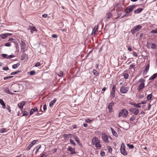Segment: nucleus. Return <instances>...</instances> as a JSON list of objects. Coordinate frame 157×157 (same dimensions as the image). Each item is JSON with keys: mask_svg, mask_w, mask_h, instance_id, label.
I'll return each mask as SVG.
<instances>
[{"mask_svg": "<svg viewBox=\"0 0 157 157\" xmlns=\"http://www.w3.org/2000/svg\"><path fill=\"white\" fill-rule=\"evenodd\" d=\"M141 4L139 5H131L127 7L124 11L126 13L128 14L130 13V12L133 11V9L136 6H140Z\"/></svg>", "mask_w": 157, "mask_h": 157, "instance_id": "f257e3e1", "label": "nucleus"}, {"mask_svg": "<svg viewBox=\"0 0 157 157\" xmlns=\"http://www.w3.org/2000/svg\"><path fill=\"white\" fill-rule=\"evenodd\" d=\"M142 28V26L140 25H138L134 26L131 30V32L132 35H134L139 30Z\"/></svg>", "mask_w": 157, "mask_h": 157, "instance_id": "f03ea898", "label": "nucleus"}, {"mask_svg": "<svg viewBox=\"0 0 157 157\" xmlns=\"http://www.w3.org/2000/svg\"><path fill=\"white\" fill-rule=\"evenodd\" d=\"M128 114V112L125 109H123L119 113L118 115V117H120L122 116L123 117H126Z\"/></svg>", "mask_w": 157, "mask_h": 157, "instance_id": "7ed1b4c3", "label": "nucleus"}, {"mask_svg": "<svg viewBox=\"0 0 157 157\" xmlns=\"http://www.w3.org/2000/svg\"><path fill=\"white\" fill-rule=\"evenodd\" d=\"M120 151L121 153L124 155H127V153L126 150L125 149V145L123 143L121 144Z\"/></svg>", "mask_w": 157, "mask_h": 157, "instance_id": "20e7f679", "label": "nucleus"}, {"mask_svg": "<svg viewBox=\"0 0 157 157\" xmlns=\"http://www.w3.org/2000/svg\"><path fill=\"white\" fill-rule=\"evenodd\" d=\"M129 111L132 114L135 115H137L139 113V110L138 109L135 108H131L129 109Z\"/></svg>", "mask_w": 157, "mask_h": 157, "instance_id": "39448f33", "label": "nucleus"}, {"mask_svg": "<svg viewBox=\"0 0 157 157\" xmlns=\"http://www.w3.org/2000/svg\"><path fill=\"white\" fill-rule=\"evenodd\" d=\"M121 6V3H117L116 5V6L117 7V9H116V10L117 11L118 14L121 16L122 13V10H121L119 8V6Z\"/></svg>", "mask_w": 157, "mask_h": 157, "instance_id": "423d86ee", "label": "nucleus"}, {"mask_svg": "<svg viewBox=\"0 0 157 157\" xmlns=\"http://www.w3.org/2000/svg\"><path fill=\"white\" fill-rule=\"evenodd\" d=\"M129 87L122 86L120 89V91L122 93H126L128 91Z\"/></svg>", "mask_w": 157, "mask_h": 157, "instance_id": "0eeeda50", "label": "nucleus"}, {"mask_svg": "<svg viewBox=\"0 0 157 157\" xmlns=\"http://www.w3.org/2000/svg\"><path fill=\"white\" fill-rule=\"evenodd\" d=\"M102 138L103 140L106 143L108 142V137L106 134L104 133H102Z\"/></svg>", "mask_w": 157, "mask_h": 157, "instance_id": "6e6552de", "label": "nucleus"}, {"mask_svg": "<svg viewBox=\"0 0 157 157\" xmlns=\"http://www.w3.org/2000/svg\"><path fill=\"white\" fill-rule=\"evenodd\" d=\"M98 142H100L98 138L96 137H94L92 140V143L93 145H95Z\"/></svg>", "mask_w": 157, "mask_h": 157, "instance_id": "1a4fd4ad", "label": "nucleus"}, {"mask_svg": "<svg viewBox=\"0 0 157 157\" xmlns=\"http://www.w3.org/2000/svg\"><path fill=\"white\" fill-rule=\"evenodd\" d=\"M68 151L71 152V154H75L76 152L75 151V148H73L69 146L67 148Z\"/></svg>", "mask_w": 157, "mask_h": 157, "instance_id": "9d476101", "label": "nucleus"}, {"mask_svg": "<svg viewBox=\"0 0 157 157\" xmlns=\"http://www.w3.org/2000/svg\"><path fill=\"white\" fill-rule=\"evenodd\" d=\"M25 105V101H22L21 102L18 104V106L19 108L21 110V112H22V109H23V106Z\"/></svg>", "mask_w": 157, "mask_h": 157, "instance_id": "9b49d317", "label": "nucleus"}, {"mask_svg": "<svg viewBox=\"0 0 157 157\" xmlns=\"http://www.w3.org/2000/svg\"><path fill=\"white\" fill-rule=\"evenodd\" d=\"M114 103L113 102H110L108 106V109L109 110V112L111 113L112 111V106L114 105Z\"/></svg>", "mask_w": 157, "mask_h": 157, "instance_id": "f8f14e48", "label": "nucleus"}, {"mask_svg": "<svg viewBox=\"0 0 157 157\" xmlns=\"http://www.w3.org/2000/svg\"><path fill=\"white\" fill-rule=\"evenodd\" d=\"M150 67V64L149 63H147L145 69L143 71V75H145L147 74L149 69Z\"/></svg>", "mask_w": 157, "mask_h": 157, "instance_id": "ddd939ff", "label": "nucleus"}, {"mask_svg": "<svg viewBox=\"0 0 157 157\" xmlns=\"http://www.w3.org/2000/svg\"><path fill=\"white\" fill-rule=\"evenodd\" d=\"M21 50H22V52H25V50H24V49L26 47V45L25 43L23 42L22 40L21 41Z\"/></svg>", "mask_w": 157, "mask_h": 157, "instance_id": "4468645a", "label": "nucleus"}, {"mask_svg": "<svg viewBox=\"0 0 157 157\" xmlns=\"http://www.w3.org/2000/svg\"><path fill=\"white\" fill-rule=\"evenodd\" d=\"M38 109L37 107H35L34 108L32 109L30 111V114L29 117L32 115L33 114L34 112L38 111Z\"/></svg>", "mask_w": 157, "mask_h": 157, "instance_id": "2eb2a0df", "label": "nucleus"}, {"mask_svg": "<svg viewBox=\"0 0 157 157\" xmlns=\"http://www.w3.org/2000/svg\"><path fill=\"white\" fill-rule=\"evenodd\" d=\"M144 83L143 82L139 84L138 87L137 88L138 91H140L141 89H143L144 87Z\"/></svg>", "mask_w": 157, "mask_h": 157, "instance_id": "dca6fc26", "label": "nucleus"}, {"mask_svg": "<svg viewBox=\"0 0 157 157\" xmlns=\"http://www.w3.org/2000/svg\"><path fill=\"white\" fill-rule=\"evenodd\" d=\"M129 104L138 108H140L141 107V106L140 105V103H138L136 104V103L130 102H129Z\"/></svg>", "mask_w": 157, "mask_h": 157, "instance_id": "f3484780", "label": "nucleus"}, {"mask_svg": "<svg viewBox=\"0 0 157 157\" xmlns=\"http://www.w3.org/2000/svg\"><path fill=\"white\" fill-rule=\"evenodd\" d=\"M110 129L113 135L115 136L116 137H117L118 136V134L117 132L115 131L114 129L111 127L110 128Z\"/></svg>", "mask_w": 157, "mask_h": 157, "instance_id": "a211bd4d", "label": "nucleus"}, {"mask_svg": "<svg viewBox=\"0 0 157 157\" xmlns=\"http://www.w3.org/2000/svg\"><path fill=\"white\" fill-rule=\"evenodd\" d=\"M56 101V98H54V99L52 101H51L49 104V106L50 107H52L54 104L55 103Z\"/></svg>", "mask_w": 157, "mask_h": 157, "instance_id": "6ab92c4d", "label": "nucleus"}, {"mask_svg": "<svg viewBox=\"0 0 157 157\" xmlns=\"http://www.w3.org/2000/svg\"><path fill=\"white\" fill-rule=\"evenodd\" d=\"M143 10V9L142 8H139L137 9V10H135L134 11V13H140Z\"/></svg>", "mask_w": 157, "mask_h": 157, "instance_id": "aec40b11", "label": "nucleus"}, {"mask_svg": "<svg viewBox=\"0 0 157 157\" xmlns=\"http://www.w3.org/2000/svg\"><path fill=\"white\" fill-rule=\"evenodd\" d=\"M157 77V73L154 74L149 79L150 80H153Z\"/></svg>", "mask_w": 157, "mask_h": 157, "instance_id": "412c9836", "label": "nucleus"}, {"mask_svg": "<svg viewBox=\"0 0 157 157\" xmlns=\"http://www.w3.org/2000/svg\"><path fill=\"white\" fill-rule=\"evenodd\" d=\"M30 29L31 30V32H32V33H33V31H36V32L37 31V30L36 29L35 27H34L33 25L30 26Z\"/></svg>", "mask_w": 157, "mask_h": 157, "instance_id": "4be33fe9", "label": "nucleus"}, {"mask_svg": "<svg viewBox=\"0 0 157 157\" xmlns=\"http://www.w3.org/2000/svg\"><path fill=\"white\" fill-rule=\"evenodd\" d=\"M93 73L94 75L96 77H98L99 75V73L98 71H97L95 69H94L93 71Z\"/></svg>", "mask_w": 157, "mask_h": 157, "instance_id": "5701e85b", "label": "nucleus"}, {"mask_svg": "<svg viewBox=\"0 0 157 157\" xmlns=\"http://www.w3.org/2000/svg\"><path fill=\"white\" fill-rule=\"evenodd\" d=\"M0 104H1V105H2V108L3 109L5 108L6 107V106L4 103V102L2 100V99H0Z\"/></svg>", "mask_w": 157, "mask_h": 157, "instance_id": "b1692460", "label": "nucleus"}, {"mask_svg": "<svg viewBox=\"0 0 157 157\" xmlns=\"http://www.w3.org/2000/svg\"><path fill=\"white\" fill-rule=\"evenodd\" d=\"M4 91H5V92H6V93H8V94H13L12 93H11L9 89V88L8 87H6V88H5V90H4Z\"/></svg>", "mask_w": 157, "mask_h": 157, "instance_id": "393cba45", "label": "nucleus"}, {"mask_svg": "<svg viewBox=\"0 0 157 157\" xmlns=\"http://www.w3.org/2000/svg\"><path fill=\"white\" fill-rule=\"evenodd\" d=\"M20 65V63H17V64L13 65L12 66V67L13 69H16Z\"/></svg>", "mask_w": 157, "mask_h": 157, "instance_id": "a878e982", "label": "nucleus"}, {"mask_svg": "<svg viewBox=\"0 0 157 157\" xmlns=\"http://www.w3.org/2000/svg\"><path fill=\"white\" fill-rule=\"evenodd\" d=\"M152 94H148L147 96V99L148 101L150 100L152 98Z\"/></svg>", "mask_w": 157, "mask_h": 157, "instance_id": "bb28decb", "label": "nucleus"}, {"mask_svg": "<svg viewBox=\"0 0 157 157\" xmlns=\"http://www.w3.org/2000/svg\"><path fill=\"white\" fill-rule=\"evenodd\" d=\"M100 142H98L95 145V147H96L97 149H99L101 147V145L100 144Z\"/></svg>", "mask_w": 157, "mask_h": 157, "instance_id": "cd10ccee", "label": "nucleus"}, {"mask_svg": "<svg viewBox=\"0 0 157 157\" xmlns=\"http://www.w3.org/2000/svg\"><path fill=\"white\" fill-rule=\"evenodd\" d=\"M73 138L75 139L77 143L78 144H79L80 142V140L78 137L75 135L73 136Z\"/></svg>", "mask_w": 157, "mask_h": 157, "instance_id": "c85d7f7f", "label": "nucleus"}, {"mask_svg": "<svg viewBox=\"0 0 157 157\" xmlns=\"http://www.w3.org/2000/svg\"><path fill=\"white\" fill-rule=\"evenodd\" d=\"M116 88V86L115 85H113V87L112 89V91L111 92V93H114L115 92V89Z\"/></svg>", "mask_w": 157, "mask_h": 157, "instance_id": "c756f323", "label": "nucleus"}, {"mask_svg": "<svg viewBox=\"0 0 157 157\" xmlns=\"http://www.w3.org/2000/svg\"><path fill=\"white\" fill-rule=\"evenodd\" d=\"M6 33L2 34L0 35V37L2 39H4L7 37Z\"/></svg>", "mask_w": 157, "mask_h": 157, "instance_id": "7c9ffc66", "label": "nucleus"}, {"mask_svg": "<svg viewBox=\"0 0 157 157\" xmlns=\"http://www.w3.org/2000/svg\"><path fill=\"white\" fill-rule=\"evenodd\" d=\"M72 135L71 134H64L63 136L64 138H68L70 136Z\"/></svg>", "mask_w": 157, "mask_h": 157, "instance_id": "2f4dec72", "label": "nucleus"}, {"mask_svg": "<svg viewBox=\"0 0 157 157\" xmlns=\"http://www.w3.org/2000/svg\"><path fill=\"white\" fill-rule=\"evenodd\" d=\"M21 71H16L15 72H12L10 73V75H14L16 74H17L19 73L20 72H21Z\"/></svg>", "mask_w": 157, "mask_h": 157, "instance_id": "473e14b6", "label": "nucleus"}, {"mask_svg": "<svg viewBox=\"0 0 157 157\" xmlns=\"http://www.w3.org/2000/svg\"><path fill=\"white\" fill-rule=\"evenodd\" d=\"M112 16V13L111 12H109L107 14V18L109 19Z\"/></svg>", "mask_w": 157, "mask_h": 157, "instance_id": "72a5a7b5", "label": "nucleus"}, {"mask_svg": "<svg viewBox=\"0 0 157 157\" xmlns=\"http://www.w3.org/2000/svg\"><path fill=\"white\" fill-rule=\"evenodd\" d=\"M37 140H34L32 141L31 143L29 144V145L32 147L34 145L36 142Z\"/></svg>", "mask_w": 157, "mask_h": 157, "instance_id": "f704fd0d", "label": "nucleus"}, {"mask_svg": "<svg viewBox=\"0 0 157 157\" xmlns=\"http://www.w3.org/2000/svg\"><path fill=\"white\" fill-rule=\"evenodd\" d=\"M29 113L26 111H24L23 112V115L21 117L27 116L28 115Z\"/></svg>", "mask_w": 157, "mask_h": 157, "instance_id": "c9c22d12", "label": "nucleus"}, {"mask_svg": "<svg viewBox=\"0 0 157 157\" xmlns=\"http://www.w3.org/2000/svg\"><path fill=\"white\" fill-rule=\"evenodd\" d=\"M7 131L6 128H2L0 129V132L1 133H3L6 132Z\"/></svg>", "mask_w": 157, "mask_h": 157, "instance_id": "e433bc0d", "label": "nucleus"}, {"mask_svg": "<svg viewBox=\"0 0 157 157\" xmlns=\"http://www.w3.org/2000/svg\"><path fill=\"white\" fill-rule=\"evenodd\" d=\"M151 48L153 49H155L156 48V45L155 43H152L151 44Z\"/></svg>", "mask_w": 157, "mask_h": 157, "instance_id": "4c0bfd02", "label": "nucleus"}, {"mask_svg": "<svg viewBox=\"0 0 157 157\" xmlns=\"http://www.w3.org/2000/svg\"><path fill=\"white\" fill-rule=\"evenodd\" d=\"M41 145H38L37 147V148L36 150V151L35 152V153L36 154L37 152L38 151L39 149L41 148Z\"/></svg>", "mask_w": 157, "mask_h": 157, "instance_id": "58836bf2", "label": "nucleus"}, {"mask_svg": "<svg viewBox=\"0 0 157 157\" xmlns=\"http://www.w3.org/2000/svg\"><path fill=\"white\" fill-rule=\"evenodd\" d=\"M16 52H19V44L18 43H16Z\"/></svg>", "mask_w": 157, "mask_h": 157, "instance_id": "ea45409f", "label": "nucleus"}, {"mask_svg": "<svg viewBox=\"0 0 157 157\" xmlns=\"http://www.w3.org/2000/svg\"><path fill=\"white\" fill-rule=\"evenodd\" d=\"M127 146L130 149H132L134 147V145L132 144H127Z\"/></svg>", "mask_w": 157, "mask_h": 157, "instance_id": "a19ab883", "label": "nucleus"}, {"mask_svg": "<svg viewBox=\"0 0 157 157\" xmlns=\"http://www.w3.org/2000/svg\"><path fill=\"white\" fill-rule=\"evenodd\" d=\"M30 75H34L36 74V71H32L29 72Z\"/></svg>", "mask_w": 157, "mask_h": 157, "instance_id": "79ce46f5", "label": "nucleus"}, {"mask_svg": "<svg viewBox=\"0 0 157 157\" xmlns=\"http://www.w3.org/2000/svg\"><path fill=\"white\" fill-rule=\"evenodd\" d=\"M1 56L4 58L8 59V56L7 54H2Z\"/></svg>", "mask_w": 157, "mask_h": 157, "instance_id": "37998d69", "label": "nucleus"}, {"mask_svg": "<svg viewBox=\"0 0 157 157\" xmlns=\"http://www.w3.org/2000/svg\"><path fill=\"white\" fill-rule=\"evenodd\" d=\"M95 27L94 28V29H93L92 32V34H95L96 32L97 31H98V28H97L96 29H95Z\"/></svg>", "mask_w": 157, "mask_h": 157, "instance_id": "c03bdc74", "label": "nucleus"}, {"mask_svg": "<svg viewBox=\"0 0 157 157\" xmlns=\"http://www.w3.org/2000/svg\"><path fill=\"white\" fill-rule=\"evenodd\" d=\"M145 113V112H144V111H142L141 112V113L139 114V115L140 116V117H142L144 116V115Z\"/></svg>", "mask_w": 157, "mask_h": 157, "instance_id": "a18cd8bd", "label": "nucleus"}, {"mask_svg": "<svg viewBox=\"0 0 157 157\" xmlns=\"http://www.w3.org/2000/svg\"><path fill=\"white\" fill-rule=\"evenodd\" d=\"M26 55L25 53L23 54L21 57L20 59L21 60H23L25 58V56Z\"/></svg>", "mask_w": 157, "mask_h": 157, "instance_id": "49530a36", "label": "nucleus"}, {"mask_svg": "<svg viewBox=\"0 0 157 157\" xmlns=\"http://www.w3.org/2000/svg\"><path fill=\"white\" fill-rule=\"evenodd\" d=\"M13 77V76H7L6 77H5L3 78V79L4 80H6L10 78H12Z\"/></svg>", "mask_w": 157, "mask_h": 157, "instance_id": "de8ad7c7", "label": "nucleus"}, {"mask_svg": "<svg viewBox=\"0 0 157 157\" xmlns=\"http://www.w3.org/2000/svg\"><path fill=\"white\" fill-rule=\"evenodd\" d=\"M136 117L135 116L132 115V117L129 119V120L131 121H133L135 119Z\"/></svg>", "mask_w": 157, "mask_h": 157, "instance_id": "09e8293b", "label": "nucleus"}, {"mask_svg": "<svg viewBox=\"0 0 157 157\" xmlns=\"http://www.w3.org/2000/svg\"><path fill=\"white\" fill-rule=\"evenodd\" d=\"M128 74L127 73H124V77L125 79H127L128 78Z\"/></svg>", "mask_w": 157, "mask_h": 157, "instance_id": "8fccbe9b", "label": "nucleus"}, {"mask_svg": "<svg viewBox=\"0 0 157 157\" xmlns=\"http://www.w3.org/2000/svg\"><path fill=\"white\" fill-rule=\"evenodd\" d=\"M4 45L6 47H10L11 46L10 42H7Z\"/></svg>", "mask_w": 157, "mask_h": 157, "instance_id": "3c124183", "label": "nucleus"}, {"mask_svg": "<svg viewBox=\"0 0 157 157\" xmlns=\"http://www.w3.org/2000/svg\"><path fill=\"white\" fill-rule=\"evenodd\" d=\"M151 33H153V34H157V30H156V29L155 30H152L151 32Z\"/></svg>", "mask_w": 157, "mask_h": 157, "instance_id": "603ef678", "label": "nucleus"}, {"mask_svg": "<svg viewBox=\"0 0 157 157\" xmlns=\"http://www.w3.org/2000/svg\"><path fill=\"white\" fill-rule=\"evenodd\" d=\"M70 143L71 144H73L74 146H76L75 143L74 142L73 140L72 139H70Z\"/></svg>", "mask_w": 157, "mask_h": 157, "instance_id": "864d4df0", "label": "nucleus"}, {"mask_svg": "<svg viewBox=\"0 0 157 157\" xmlns=\"http://www.w3.org/2000/svg\"><path fill=\"white\" fill-rule=\"evenodd\" d=\"M58 75L59 77H61L63 75V72L60 71L58 74Z\"/></svg>", "mask_w": 157, "mask_h": 157, "instance_id": "5fc2aeb1", "label": "nucleus"}, {"mask_svg": "<svg viewBox=\"0 0 157 157\" xmlns=\"http://www.w3.org/2000/svg\"><path fill=\"white\" fill-rule=\"evenodd\" d=\"M115 93H111L110 98L111 99H113L115 97Z\"/></svg>", "mask_w": 157, "mask_h": 157, "instance_id": "6e6d98bb", "label": "nucleus"}, {"mask_svg": "<svg viewBox=\"0 0 157 157\" xmlns=\"http://www.w3.org/2000/svg\"><path fill=\"white\" fill-rule=\"evenodd\" d=\"M100 155L101 156H104L105 155V153L103 151H101L100 152Z\"/></svg>", "mask_w": 157, "mask_h": 157, "instance_id": "4d7b16f0", "label": "nucleus"}, {"mask_svg": "<svg viewBox=\"0 0 157 157\" xmlns=\"http://www.w3.org/2000/svg\"><path fill=\"white\" fill-rule=\"evenodd\" d=\"M145 80L143 78H141L140 79L139 81V82H140L141 83L143 82L144 83V82H145Z\"/></svg>", "mask_w": 157, "mask_h": 157, "instance_id": "13d9d810", "label": "nucleus"}, {"mask_svg": "<svg viewBox=\"0 0 157 157\" xmlns=\"http://www.w3.org/2000/svg\"><path fill=\"white\" fill-rule=\"evenodd\" d=\"M41 65L40 62L36 63L35 65L34 66L35 67H38Z\"/></svg>", "mask_w": 157, "mask_h": 157, "instance_id": "bf43d9fd", "label": "nucleus"}, {"mask_svg": "<svg viewBox=\"0 0 157 157\" xmlns=\"http://www.w3.org/2000/svg\"><path fill=\"white\" fill-rule=\"evenodd\" d=\"M6 109L8 110V111L9 112H11V109H10V107L8 105H7Z\"/></svg>", "mask_w": 157, "mask_h": 157, "instance_id": "052dcab7", "label": "nucleus"}, {"mask_svg": "<svg viewBox=\"0 0 157 157\" xmlns=\"http://www.w3.org/2000/svg\"><path fill=\"white\" fill-rule=\"evenodd\" d=\"M52 37L54 38H57L58 36L56 34H53L52 35Z\"/></svg>", "mask_w": 157, "mask_h": 157, "instance_id": "680f3d73", "label": "nucleus"}, {"mask_svg": "<svg viewBox=\"0 0 157 157\" xmlns=\"http://www.w3.org/2000/svg\"><path fill=\"white\" fill-rule=\"evenodd\" d=\"M85 121H86V122L88 123H90L92 121L89 118H88V119H86Z\"/></svg>", "mask_w": 157, "mask_h": 157, "instance_id": "e2e57ef3", "label": "nucleus"}, {"mask_svg": "<svg viewBox=\"0 0 157 157\" xmlns=\"http://www.w3.org/2000/svg\"><path fill=\"white\" fill-rule=\"evenodd\" d=\"M112 151V148L110 147L109 146V148H108V151L109 153H111Z\"/></svg>", "mask_w": 157, "mask_h": 157, "instance_id": "0e129e2a", "label": "nucleus"}, {"mask_svg": "<svg viewBox=\"0 0 157 157\" xmlns=\"http://www.w3.org/2000/svg\"><path fill=\"white\" fill-rule=\"evenodd\" d=\"M46 152H44L42 154H41V156H40V157H44V156H45V157H46L47 156V155H45Z\"/></svg>", "mask_w": 157, "mask_h": 157, "instance_id": "69168bd1", "label": "nucleus"}, {"mask_svg": "<svg viewBox=\"0 0 157 157\" xmlns=\"http://www.w3.org/2000/svg\"><path fill=\"white\" fill-rule=\"evenodd\" d=\"M2 68L5 71H7L9 69V68L7 66L6 67H3Z\"/></svg>", "mask_w": 157, "mask_h": 157, "instance_id": "338daca9", "label": "nucleus"}, {"mask_svg": "<svg viewBox=\"0 0 157 157\" xmlns=\"http://www.w3.org/2000/svg\"><path fill=\"white\" fill-rule=\"evenodd\" d=\"M47 109V105L46 104H45L43 106V110L45 111Z\"/></svg>", "mask_w": 157, "mask_h": 157, "instance_id": "774afa93", "label": "nucleus"}]
</instances>
